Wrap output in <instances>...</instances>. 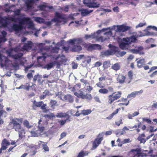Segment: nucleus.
<instances>
[{
    "mask_svg": "<svg viewBox=\"0 0 157 157\" xmlns=\"http://www.w3.org/2000/svg\"><path fill=\"white\" fill-rule=\"evenodd\" d=\"M24 16V15L22 16L20 15L19 17L20 18L13 17H8V19L6 17L2 18L0 17V27H8V25L6 19H8L15 22H17L18 21L19 24H13L11 26V28L9 29L10 31L12 32L13 30H14L17 32L21 31L25 26H26L29 29L34 31V35L36 37H38L39 30H37L35 27L33 22L31 18L28 17H21L22 16Z\"/></svg>",
    "mask_w": 157,
    "mask_h": 157,
    "instance_id": "1",
    "label": "nucleus"
},
{
    "mask_svg": "<svg viewBox=\"0 0 157 157\" xmlns=\"http://www.w3.org/2000/svg\"><path fill=\"white\" fill-rule=\"evenodd\" d=\"M85 61L88 63H89L91 61V57L90 56H87L85 57Z\"/></svg>",
    "mask_w": 157,
    "mask_h": 157,
    "instance_id": "59",
    "label": "nucleus"
},
{
    "mask_svg": "<svg viewBox=\"0 0 157 157\" xmlns=\"http://www.w3.org/2000/svg\"><path fill=\"white\" fill-rule=\"evenodd\" d=\"M80 81L81 82L83 83L86 85H87V84H89V83L87 80H86L83 79H81Z\"/></svg>",
    "mask_w": 157,
    "mask_h": 157,
    "instance_id": "64",
    "label": "nucleus"
},
{
    "mask_svg": "<svg viewBox=\"0 0 157 157\" xmlns=\"http://www.w3.org/2000/svg\"><path fill=\"white\" fill-rule=\"evenodd\" d=\"M67 119L61 120L58 121V122L61 125H63L66 123Z\"/></svg>",
    "mask_w": 157,
    "mask_h": 157,
    "instance_id": "55",
    "label": "nucleus"
},
{
    "mask_svg": "<svg viewBox=\"0 0 157 157\" xmlns=\"http://www.w3.org/2000/svg\"><path fill=\"white\" fill-rule=\"evenodd\" d=\"M82 16H85L92 12L93 10H88L87 9H82L79 10Z\"/></svg>",
    "mask_w": 157,
    "mask_h": 157,
    "instance_id": "22",
    "label": "nucleus"
},
{
    "mask_svg": "<svg viewBox=\"0 0 157 157\" xmlns=\"http://www.w3.org/2000/svg\"><path fill=\"white\" fill-rule=\"evenodd\" d=\"M66 21V19L63 15L57 12H56L55 14V17L52 19L51 21H45L44 23L48 26H49L52 24V22L54 21L58 24H64Z\"/></svg>",
    "mask_w": 157,
    "mask_h": 157,
    "instance_id": "6",
    "label": "nucleus"
},
{
    "mask_svg": "<svg viewBox=\"0 0 157 157\" xmlns=\"http://www.w3.org/2000/svg\"><path fill=\"white\" fill-rule=\"evenodd\" d=\"M7 116V113L4 110H0V117H6Z\"/></svg>",
    "mask_w": 157,
    "mask_h": 157,
    "instance_id": "44",
    "label": "nucleus"
},
{
    "mask_svg": "<svg viewBox=\"0 0 157 157\" xmlns=\"http://www.w3.org/2000/svg\"><path fill=\"white\" fill-rule=\"evenodd\" d=\"M136 62L137 67L138 68L142 67L145 64V60L144 59H139L137 58L136 59Z\"/></svg>",
    "mask_w": 157,
    "mask_h": 157,
    "instance_id": "18",
    "label": "nucleus"
},
{
    "mask_svg": "<svg viewBox=\"0 0 157 157\" xmlns=\"http://www.w3.org/2000/svg\"><path fill=\"white\" fill-rule=\"evenodd\" d=\"M117 48L115 47V53L114 54L118 57H122L126 54V52L124 51L120 52L117 51Z\"/></svg>",
    "mask_w": 157,
    "mask_h": 157,
    "instance_id": "23",
    "label": "nucleus"
},
{
    "mask_svg": "<svg viewBox=\"0 0 157 157\" xmlns=\"http://www.w3.org/2000/svg\"><path fill=\"white\" fill-rule=\"evenodd\" d=\"M115 53V47H113L109 50L103 51L101 52V55L104 56H108L113 55Z\"/></svg>",
    "mask_w": 157,
    "mask_h": 157,
    "instance_id": "14",
    "label": "nucleus"
},
{
    "mask_svg": "<svg viewBox=\"0 0 157 157\" xmlns=\"http://www.w3.org/2000/svg\"><path fill=\"white\" fill-rule=\"evenodd\" d=\"M98 92L101 94H105L108 93L109 90L108 89L104 87L103 88H101L100 89L98 90Z\"/></svg>",
    "mask_w": 157,
    "mask_h": 157,
    "instance_id": "36",
    "label": "nucleus"
},
{
    "mask_svg": "<svg viewBox=\"0 0 157 157\" xmlns=\"http://www.w3.org/2000/svg\"><path fill=\"white\" fill-rule=\"evenodd\" d=\"M23 124L24 126L28 128H31L33 126L32 125H30L29 122L27 120L24 121Z\"/></svg>",
    "mask_w": 157,
    "mask_h": 157,
    "instance_id": "38",
    "label": "nucleus"
},
{
    "mask_svg": "<svg viewBox=\"0 0 157 157\" xmlns=\"http://www.w3.org/2000/svg\"><path fill=\"white\" fill-rule=\"evenodd\" d=\"M110 63L109 61L104 62L103 64V67L104 68L106 69L108 67H110Z\"/></svg>",
    "mask_w": 157,
    "mask_h": 157,
    "instance_id": "42",
    "label": "nucleus"
},
{
    "mask_svg": "<svg viewBox=\"0 0 157 157\" xmlns=\"http://www.w3.org/2000/svg\"><path fill=\"white\" fill-rule=\"evenodd\" d=\"M125 79V76L122 75H119L117 78V81L121 83H122L124 82Z\"/></svg>",
    "mask_w": 157,
    "mask_h": 157,
    "instance_id": "29",
    "label": "nucleus"
},
{
    "mask_svg": "<svg viewBox=\"0 0 157 157\" xmlns=\"http://www.w3.org/2000/svg\"><path fill=\"white\" fill-rule=\"evenodd\" d=\"M91 112L90 109L83 110L81 111V114L83 115H86L90 114Z\"/></svg>",
    "mask_w": 157,
    "mask_h": 157,
    "instance_id": "37",
    "label": "nucleus"
},
{
    "mask_svg": "<svg viewBox=\"0 0 157 157\" xmlns=\"http://www.w3.org/2000/svg\"><path fill=\"white\" fill-rule=\"evenodd\" d=\"M54 65V63L53 62H51L45 65L43 68L44 69H46L47 70H48L52 68Z\"/></svg>",
    "mask_w": 157,
    "mask_h": 157,
    "instance_id": "35",
    "label": "nucleus"
},
{
    "mask_svg": "<svg viewBox=\"0 0 157 157\" xmlns=\"http://www.w3.org/2000/svg\"><path fill=\"white\" fill-rule=\"evenodd\" d=\"M44 130V128L43 127H40L39 126L36 130H34L30 132L31 135L33 137L39 136L43 134Z\"/></svg>",
    "mask_w": 157,
    "mask_h": 157,
    "instance_id": "9",
    "label": "nucleus"
},
{
    "mask_svg": "<svg viewBox=\"0 0 157 157\" xmlns=\"http://www.w3.org/2000/svg\"><path fill=\"white\" fill-rule=\"evenodd\" d=\"M42 104V101L36 102L35 101L33 102V107L35 106L40 107Z\"/></svg>",
    "mask_w": 157,
    "mask_h": 157,
    "instance_id": "46",
    "label": "nucleus"
},
{
    "mask_svg": "<svg viewBox=\"0 0 157 157\" xmlns=\"http://www.w3.org/2000/svg\"><path fill=\"white\" fill-rule=\"evenodd\" d=\"M41 78L42 77L41 75H37L34 76L33 78V81H36L37 80L39 82H40L41 81Z\"/></svg>",
    "mask_w": 157,
    "mask_h": 157,
    "instance_id": "40",
    "label": "nucleus"
},
{
    "mask_svg": "<svg viewBox=\"0 0 157 157\" xmlns=\"http://www.w3.org/2000/svg\"><path fill=\"white\" fill-rule=\"evenodd\" d=\"M56 60L55 61L57 67L59 68L62 64H65L67 60V59L65 56L62 55H59L58 56L54 57Z\"/></svg>",
    "mask_w": 157,
    "mask_h": 157,
    "instance_id": "7",
    "label": "nucleus"
},
{
    "mask_svg": "<svg viewBox=\"0 0 157 157\" xmlns=\"http://www.w3.org/2000/svg\"><path fill=\"white\" fill-rule=\"evenodd\" d=\"M125 133V132H124V131H122H122L119 130L117 131L116 132V134L117 135H121L124 134Z\"/></svg>",
    "mask_w": 157,
    "mask_h": 157,
    "instance_id": "57",
    "label": "nucleus"
},
{
    "mask_svg": "<svg viewBox=\"0 0 157 157\" xmlns=\"http://www.w3.org/2000/svg\"><path fill=\"white\" fill-rule=\"evenodd\" d=\"M65 100H66L70 102H72L73 101V98L72 97L70 94H67L65 95L64 97Z\"/></svg>",
    "mask_w": 157,
    "mask_h": 157,
    "instance_id": "30",
    "label": "nucleus"
},
{
    "mask_svg": "<svg viewBox=\"0 0 157 157\" xmlns=\"http://www.w3.org/2000/svg\"><path fill=\"white\" fill-rule=\"evenodd\" d=\"M112 68L115 70L117 71L120 68V65L119 63H117L112 65Z\"/></svg>",
    "mask_w": 157,
    "mask_h": 157,
    "instance_id": "31",
    "label": "nucleus"
},
{
    "mask_svg": "<svg viewBox=\"0 0 157 157\" xmlns=\"http://www.w3.org/2000/svg\"><path fill=\"white\" fill-rule=\"evenodd\" d=\"M143 121L148 123H150L151 122V121L150 120L146 118H143Z\"/></svg>",
    "mask_w": 157,
    "mask_h": 157,
    "instance_id": "63",
    "label": "nucleus"
},
{
    "mask_svg": "<svg viewBox=\"0 0 157 157\" xmlns=\"http://www.w3.org/2000/svg\"><path fill=\"white\" fill-rule=\"evenodd\" d=\"M122 120L121 119H120L119 121H117L115 123L117 126H119L122 123Z\"/></svg>",
    "mask_w": 157,
    "mask_h": 157,
    "instance_id": "62",
    "label": "nucleus"
},
{
    "mask_svg": "<svg viewBox=\"0 0 157 157\" xmlns=\"http://www.w3.org/2000/svg\"><path fill=\"white\" fill-rule=\"evenodd\" d=\"M105 29H108V30H107L106 31H105V33H104V35H107V37L104 38V39H105V40L109 39L112 35V31L114 30H112L111 28H105Z\"/></svg>",
    "mask_w": 157,
    "mask_h": 157,
    "instance_id": "20",
    "label": "nucleus"
},
{
    "mask_svg": "<svg viewBox=\"0 0 157 157\" xmlns=\"http://www.w3.org/2000/svg\"><path fill=\"white\" fill-rule=\"evenodd\" d=\"M10 144V142H8L6 139H4L2 142V149H6L7 147L9 146Z\"/></svg>",
    "mask_w": 157,
    "mask_h": 157,
    "instance_id": "21",
    "label": "nucleus"
},
{
    "mask_svg": "<svg viewBox=\"0 0 157 157\" xmlns=\"http://www.w3.org/2000/svg\"><path fill=\"white\" fill-rule=\"evenodd\" d=\"M108 98H109L108 102L110 104H112L113 101L115 100L110 95H109Z\"/></svg>",
    "mask_w": 157,
    "mask_h": 157,
    "instance_id": "51",
    "label": "nucleus"
},
{
    "mask_svg": "<svg viewBox=\"0 0 157 157\" xmlns=\"http://www.w3.org/2000/svg\"><path fill=\"white\" fill-rule=\"evenodd\" d=\"M35 85L33 84L32 83H29V84L27 83H26L25 85H22L19 87L16 88V89H24L27 90H29L30 87H33V89L34 88V90H35Z\"/></svg>",
    "mask_w": 157,
    "mask_h": 157,
    "instance_id": "15",
    "label": "nucleus"
},
{
    "mask_svg": "<svg viewBox=\"0 0 157 157\" xmlns=\"http://www.w3.org/2000/svg\"><path fill=\"white\" fill-rule=\"evenodd\" d=\"M66 114L65 113H57L56 116L57 117L62 118L65 117L66 116Z\"/></svg>",
    "mask_w": 157,
    "mask_h": 157,
    "instance_id": "47",
    "label": "nucleus"
},
{
    "mask_svg": "<svg viewBox=\"0 0 157 157\" xmlns=\"http://www.w3.org/2000/svg\"><path fill=\"white\" fill-rule=\"evenodd\" d=\"M23 121L22 118H15L12 120L10 124H13V128L15 131L18 133L19 137L20 139H22L25 136V132L23 127L21 124Z\"/></svg>",
    "mask_w": 157,
    "mask_h": 157,
    "instance_id": "4",
    "label": "nucleus"
},
{
    "mask_svg": "<svg viewBox=\"0 0 157 157\" xmlns=\"http://www.w3.org/2000/svg\"><path fill=\"white\" fill-rule=\"evenodd\" d=\"M143 90H141L139 91H134L129 94L127 97V98H135L136 95L142 94Z\"/></svg>",
    "mask_w": 157,
    "mask_h": 157,
    "instance_id": "16",
    "label": "nucleus"
},
{
    "mask_svg": "<svg viewBox=\"0 0 157 157\" xmlns=\"http://www.w3.org/2000/svg\"><path fill=\"white\" fill-rule=\"evenodd\" d=\"M75 95L77 96L78 98H81L82 99L84 96V94H83V93L82 92L81 90H79L78 92H75L74 93Z\"/></svg>",
    "mask_w": 157,
    "mask_h": 157,
    "instance_id": "32",
    "label": "nucleus"
},
{
    "mask_svg": "<svg viewBox=\"0 0 157 157\" xmlns=\"http://www.w3.org/2000/svg\"><path fill=\"white\" fill-rule=\"evenodd\" d=\"M56 96H58L61 100H65L64 97L65 95H64L61 92H59L58 93L56 94Z\"/></svg>",
    "mask_w": 157,
    "mask_h": 157,
    "instance_id": "39",
    "label": "nucleus"
},
{
    "mask_svg": "<svg viewBox=\"0 0 157 157\" xmlns=\"http://www.w3.org/2000/svg\"><path fill=\"white\" fill-rule=\"evenodd\" d=\"M34 20L36 22L40 23H44L45 22L44 20L40 17H34Z\"/></svg>",
    "mask_w": 157,
    "mask_h": 157,
    "instance_id": "27",
    "label": "nucleus"
},
{
    "mask_svg": "<svg viewBox=\"0 0 157 157\" xmlns=\"http://www.w3.org/2000/svg\"><path fill=\"white\" fill-rule=\"evenodd\" d=\"M137 51H138V53L140 55H143L144 54V52L142 51L143 49V47L141 46H139L138 47L137 49Z\"/></svg>",
    "mask_w": 157,
    "mask_h": 157,
    "instance_id": "45",
    "label": "nucleus"
},
{
    "mask_svg": "<svg viewBox=\"0 0 157 157\" xmlns=\"http://www.w3.org/2000/svg\"><path fill=\"white\" fill-rule=\"evenodd\" d=\"M88 154V153L86 152L81 151L79 153L78 157H83L87 155Z\"/></svg>",
    "mask_w": 157,
    "mask_h": 157,
    "instance_id": "49",
    "label": "nucleus"
},
{
    "mask_svg": "<svg viewBox=\"0 0 157 157\" xmlns=\"http://www.w3.org/2000/svg\"><path fill=\"white\" fill-rule=\"evenodd\" d=\"M145 135L143 134L141 136H139L138 138V140L140 141L141 143H144L146 142L145 140L143 138V137H144Z\"/></svg>",
    "mask_w": 157,
    "mask_h": 157,
    "instance_id": "43",
    "label": "nucleus"
},
{
    "mask_svg": "<svg viewBox=\"0 0 157 157\" xmlns=\"http://www.w3.org/2000/svg\"><path fill=\"white\" fill-rule=\"evenodd\" d=\"M82 99H88L89 100H91L92 99V97L90 94H84L83 96V97Z\"/></svg>",
    "mask_w": 157,
    "mask_h": 157,
    "instance_id": "48",
    "label": "nucleus"
},
{
    "mask_svg": "<svg viewBox=\"0 0 157 157\" xmlns=\"http://www.w3.org/2000/svg\"><path fill=\"white\" fill-rule=\"evenodd\" d=\"M82 39L81 38L70 40L69 43L71 44V48L70 50L72 52H78L82 50V47L79 44L82 42Z\"/></svg>",
    "mask_w": 157,
    "mask_h": 157,
    "instance_id": "5",
    "label": "nucleus"
},
{
    "mask_svg": "<svg viewBox=\"0 0 157 157\" xmlns=\"http://www.w3.org/2000/svg\"><path fill=\"white\" fill-rule=\"evenodd\" d=\"M96 85L98 87L100 88H103L104 87V85L100 82L97 83Z\"/></svg>",
    "mask_w": 157,
    "mask_h": 157,
    "instance_id": "54",
    "label": "nucleus"
},
{
    "mask_svg": "<svg viewBox=\"0 0 157 157\" xmlns=\"http://www.w3.org/2000/svg\"><path fill=\"white\" fill-rule=\"evenodd\" d=\"M121 94V93L118 91L110 95L112 96V97L115 100H116L120 97Z\"/></svg>",
    "mask_w": 157,
    "mask_h": 157,
    "instance_id": "26",
    "label": "nucleus"
},
{
    "mask_svg": "<svg viewBox=\"0 0 157 157\" xmlns=\"http://www.w3.org/2000/svg\"><path fill=\"white\" fill-rule=\"evenodd\" d=\"M83 3L86 6L90 8H97L99 6L100 4L95 2L94 0H84Z\"/></svg>",
    "mask_w": 157,
    "mask_h": 157,
    "instance_id": "10",
    "label": "nucleus"
},
{
    "mask_svg": "<svg viewBox=\"0 0 157 157\" xmlns=\"http://www.w3.org/2000/svg\"><path fill=\"white\" fill-rule=\"evenodd\" d=\"M46 116L49 117L50 119L55 118L56 116L54 115V113H50L49 114L46 115Z\"/></svg>",
    "mask_w": 157,
    "mask_h": 157,
    "instance_id": "53",
    "label": "nucleus"
},
{
    "mask_svg": "<svg viewBox=\"0 0 157 157\" xmlns=\"http://www.w3.org/2000/svg\"><path fill=\"white\" fill-rule=\"evenodd\" d=\"M145 30L142 32L141 31L139 32V34L136 36H132L129 37L123 38L121 40V42L119 44V47L120 48L123 50L128 49L130 48V45L136 42L137 40V38L138 37H142L146 36H149L153 35L157 36V34H153L148 31H146Z\"/></svg>",
    "mask_w": 157,
    "mask_h": 157,
    "instance_id": "2",
    "label": "nucleus"
},
{
    "mask_svg": "<svg viewBox=\"0 0 157 157\" xmlns=\"http://www.w3.org/2000/svg\"><path fill=\"white\" fill-rule=\"evenodd\" d=\"M104 132H101L99 133L98 137L95 139L93 143V147L94 148L97 147L100 144L101 141L103 140V136L104 135Z\"/></svg>",
    "mask_w": 157,
    "mask_h": 157,
    "instance_id": "11",
    "label": "nucleus"
},
{
    "mask_svg": "<svg viewBox=\"0 0 157 157\" xmlns=\"http://www.w3.org/2000/svg\"><path fill=\"white\" fill-rule=\"evenodd\" d=\"M131 152H133V154L135 155L134 157H145L141 153L139 149L132 150Z\"/></svg>",
    "mask_w": 157,
    "mask_h": 157,
    "instance_id": "17",
    "label": "nucleus"
},
{
    "mask_svg": "<svg viewBox=\"0 0 157 157\" xmlns=\"http://www.w3.org/2000/svg\"><path fill=\"white\" fill-rule=\"evenodd\" d=\"M149 28H151L157 31V28L155 26H148L147 28V30L149 29Z\"/></svg>",
    "mask_w": 157,
    "mask_h": 157,
    "instance_id": "60",
    "label": "nucleus"
},
{
    "mask_svg": "<svg viewBox=\"0 0 157 157\" xmlns=\"http://www.w3.org/2000/svg\"><path fill=\"white\" fill-rule=\"evenodd\" d=\"M38 1V0H27L26 3L27 9H29L33 5Z\"/></svg>",
    "mask_w": 157,
    "mask_h": 157,
    "instance_id": "19",
    "label": "nucleus"
},
{
    "mask_svg": "<svg viewBox=\"0 0 157 157\" xmlns=\"http://www.w3.org/2000/svg\"><path fill=\"white\" fill-rule=\"evenodd\" d=\"M121 94V93L118 91L110 95L112 96V97L115 100H116L120 97Z\"/></svg>",
    "mask_w": 157,
    "mask_h": 157,
    "instance_id": "25",
    "label": "nucleus"
},
{
    "mask_svg": "<svg viewBox=\"0 0 157 157\" xmlns=\"http://www.w3.org/2000/svg\"><path fill=\"white\" fill-rule=\"evenodd\" d=\"M50 105L51 107L54 109L55 106L58 105V104L57 102L54 100H51L50 101Z\"/></svg>",
    "mask_w": 157,
    "mask_h": 157,
    "instance_id": "34",
    "label": "nucleus"
},
{
    "mask_svg": "<svg viewBox=\"0 0 157 157\" xmlns=\"http://www.w3.org/2000/svg\"><path fill=\"white\" fill-rule=\"evenodd\" d=\"M102 64V63H101L99 62H96L95 64H94V67H99L101 66Z\"/></svg>",
    "mask_w": 157,
    "mask_h": 157,
    "instance_id": "61",
    "label": "nucleus"
},
{
    "mask_svg": "<svg viewBox=\"0 0 157 157\" xmlns=\"http://www.w3.org/2000/svg\"><path fill=\"white\" fill-rule=\"evenodd\" d=\"M45 58H46L45 56H38L37 57V59L38 62L40 63V59H42V60H44L45 59Z\"/></svg>",
    "mask_w": 157,
    "mask_h": 157,
    "instance_id": "56",
    "label": "nucleus"
},
{
    "mask_svg": "<svg viewBox=\"0 0 157 157\" xmlns=\"http://www.w3.org/2000/svg\"><path fill=\"white\" fill-rule=\"evenodd\" d=\"M33 46V43L31 41H28L24 44L22 50L19 48V47L13 49H10L7 51L6 53L9 57H11L13 59H17L23 56L22 52L18 53V52L23 50L29 51L30 50Z\"/></svg>",
    "mask_w": 157,
    "mask_h": 157,
    "instance_id": "3",
    "label": "nucleus"
},
{
    "mask_svg": "<svg viewBox=\"0 0 157 157\" xmlns=\"http://www.w3.org/2000/svg\"><path fill=\"white\" fill-rule=\"evenodd\" d=\"M107 30H108V29H103L101 30H98L96 33H94V34H96V35L97 36L96 37V40L101 42H103L105 41V39H104V37L103 36H99L98 34L101 32H105Z\"/></svg>",
    "mask_w": 157,
    "mask_h": 157,
    "instance_id": "13",
    "label": "nucleus"
},
{
    "mask_svg": "<svg viewBox=\"0 0 157 157\" xmlns=\"http://www.w3.org/2000/svg\"><path fill=\"white\" fill-rule=\"evenodd\" d=\"M59 47L58 44H57L55 45V48L52 47V46H50L49 48V50H50L53 53H57L58 51L59 50Z\"/></svg>",
    "mask_w": 157,
    "mask_h": 157,
    "instance_id": "24",
    "label": "nucleus"
},
{
    "mask_svg": "<svg viewBox=\"0 0 157 157\" xmlns=\"http://www.w3.org/2000/svg\"><path fill=\"white\" fill-rule=\"evenodd\" d=\"M38 7L39 9L42 10H48L49 9L48 7L46 6L45 5L39 6Z\"/></svg>",
    "mask_w": 157,
    "mask_h": 157,
    "instance_id": "41",
    "label": "nucleus"
},
{
    "mask_svg": "<svg viewBox=\"0 0 157 157\" xmlns=\"http://www.w3.org/2000/svg\"><path fill=\"white\" fill-rule=\"evenodd\" d=\"M96 34H91L90 35H86L85 36L84 38L86 39H94L96 40V37L97 36L96 35Z\"/></svg>",
    "mask_w": 157,
    "mask_h": 157,
    "instance_id": "28",
    "label": "nucleus"
},
{
    "mask_svg": "<svg viewBox=\"0 0 157 157\" xmlns=\"http://www.w3.org/2000/svg\"><path fill=\"white\" fill-rule=\"evenodd\" d=\"M80 84H77L75 85L73 88H71V90L74 92H76L75 91L78 90L80 88Z\"/></svg>",
    "mask_w": 157,
    "mask_h": 157,
    "instance_id": "33",
    "label": "nucleus"
},
{
    "mask_svg": "<svg viewBox=\"0 0 157 157\" xmlns=\"http://www.w3.org/2000/svg\"><path fill=\"white\" fill-rule=\"evenodd\" d=\"M146 23L145 22H141L138 25H137L136 26V28H137L139 27H142L144 25H146Z\"/></svg>",
    "mask_w": 157,
    "mask_h": 157,
    "instance_id": "52",
    "label": "nucleus"
},
{
    "mask_svg": "<svg viewBox=\"0 0 157 157\" xmlns=\"http://www.w3.org/2000/svg\"><path fill=\"white\" fill-rule=\"evenodd\" d=\"M128 77L130 79H132L133 76V72L132 71H129L128 74Z\"/></svg>",
    "mask_w": 157,
    "mask_h": 157,
    "instance_id": "58",
    "label": "nucleus"
},
{
    "mask_svg": "<svg viewBox=\"0 0 157 157\" xmlns=\"http://www.w3.org/2000/svg\"><path fill=\"white\" fill-rule=\"evenodd\" d=\"M84 46L89 51H91L93 49H100L101 46L97 44H91L85 43Z\"/></svg>",
    "mask_w": 157,
    "mask_h": 157,
    "instance_id": "12",
    "label": "nucleus"
},
{
    "mask_svg": "<svg viewBox=\"0 0 157 157\" xmlns=\"http://www.w3.org/2000/svg\"><path fill=\"white\" fill-rule=\"evenodd\" d=\"M43 149L45 151H49V148L47 146V144H42Z\"/></svg>",
    "mask_w": 157,
    "mask_h": 157,
    "instance_id": "50",
    "label": "nucleus"
},
{
    "mask_svg": "<svg viewBox=\"0 0 157 157\" xmlns=\"http://www.w3.org/2000/svg\"><path fill=\"white\" fill-rule=\"evenodd\" d=\"M130 27L124 25L113 26L111 28L112 30H114L116 32H124L129 30Z\"/></svg>",
    "mask_w": 157,
    "mask_h": 157,
    "instance_id": "8",
    "label": "nucleus"
}]
</instances>
